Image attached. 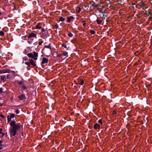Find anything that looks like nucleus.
Masks as SVG:
<instances>
[{"label":"nucleus","instance_id":"nucleus-15","mask_svg":"<svg viewBox=\"0 0 152 152\" xmlns=\"http://www.w3.org/2000/svg\"><path fill=\"white\" fill-rule=\"evenodd\" d=\"M74 18L72 16H71L69 17H68L67 18V22L68 23H69L70 22V21H71V20L72 19H74Z\"/></svg>","mask_w":152,"mask_h":152},{"label":"nucleus","instance_id":"nucleus-42","mask_svg":"<svg viewBox=\"0 0 152 152\" xmlns=\"http://www.w3.org/2000/svg\"><path fill=\"white\" fill-rule=\"evenodd\" d=\"M152 17H149L148 19V20H152Z\"/></svg>","mask_w":152,"mask_h":152},{"label":"nucleus","instance_id":"nucleus-64","mask_svg":"<svg viewBox=\"0 0 152 152\" xmlns=\"http://www.w3.org/2000/svg\"><path fill=\"white\" fill-rule=\"evenodd\" d=\"M47 29H48V28H46V29L45 30L46 31Z\"/></svg>","mask_w":152,"mask_h":152},{"label":"nucleus","instance_id":"nucleus-32","mask_svg":"<svg viewBox=\"0 0 152 152\" xmlns=\"http://www.w3.org/2000/svg\"><path fill=\"white\" fill-rule=\"evenodd\" d=\"M95 4H96L94 3V4H92L91 5L92 7V9H94L95 8Z\"/></svg>","mask_w":152,"mask_h":152},{"label":"nucleus","instance_id":"nucleus-62","mask_svg":"<svg viewBox=\"0 0 152 152\" xmlns=\"http://www.w3.org/2000/svg\"><path fill=\"white\" fill-rule=\"evenodd\" d=\"M76 84L77 85H78V83H76Z\"/></svg>","mask_w":152,"mask_h":152},{"label":"nucleus","instance_id":"nucleus-2","mask_svg":"<svg viewBox=\"0 0 152 152\" xmlns=\"http://www.w3.org/2000/svg\"><path fill=\"white\" fill-rule=\"evenodd\" d=\"M27 56L29 57L34 59V60H37L38 56V53L35 52H33V54L31 53H28L27 54Z\"/></svg>","mask_w":152,"mask_h":152},{"label":"nucleus","instance_id":"nucleus-48","mask_svg":"<svg viewBox=\"0 0 152 152\" xmlns=\"http://www.w3.org/2000/svg\"><path fill=\"white\" fill-rule=\"evenodd\" d=\"M99 12H100V13L101 12L103 13V12H105V11L104 10L103 11V10H101L99 11Z\"/></svg>","mask_w":152,"mask_h":152},{"label":"nucleus","instance_id":"nucleus-35","mask_svg":"<svg viewBox=\"0 0 152 152\" xmlns=\"http://www.w3.org/2000/svg\"><path fill=\"white\" fill-rule=\"evenodd\" d=\"M117 112L115 110H113V115H115L117 114Z\"/></svg>","mask_w":152,"mask_h":152},{"label":"nucleus","instance_id":"nucleus-29","mask_svg":"<svg viewBox=\"0 0 152 152\" xmlns=\"http://www.w3.org/2000/svg\"><path fill=\"white\" fill-rule=\"evenodd\" d=\"M7 121L8 122H10V121H11V119L9 117V115H8L7 116Z\"/></svg>","mask_w":152,"mask_h":152},{"label":"nucleus","instance_id":"nucleus-22","mask_svg":"<svg viewBox=\"0 0 152 152\" xmlns=\"http://www.w3.org/2000/svg\"><path fill=\"white\" fill-rule=\"evenodd\" d=\"M90 32L92 34H94L96 33V32L94 30H91L90 31Z\"/></svg>","mask_w":152,"mask_h":152},{"label":"nucleus","instance_id":"nucleus-61","mask_svg":"<svg viewBox=\"0 0 152 152\" xmlns=\"http://www.w3.org/2000/svg\"><path fill=\"white\" fill-rule=\"evenodd\" d=\"M2 145V144H0V146Z\"/></svg>","mask_w":152,"mask_h":152},{"label":"nucleus","instance_id":"nucleus-11","mask_svg":"<svg viewBox=\"0 0 152 152\" xmlns=\"http://www.w3.org/2000/svg\"><path fill=\"white\" fill-rule=\"evenodd\" d=\"M42 23H39L36 26V28L37 29H40L41 28V26H42Z\"/></svg>","mask_w":152,"mask_h":152},{"label":"nucleus","instance_id":"nucleus-38","mask_svg":"<svg viewBox=\"0 0 152 152\" xmlns=\"http://www.w3.org/2000/svg\"><path fill=\"white\" fill-rule=\"evenodd\" d=\"M15 112L16 114H19L20 113V110H18L17 109L15 110Z\"/></svg>","mask_w":152,"mask_h":152},{"label":"nucleus","instance_id":"nucleus-55","mask_svg":"<svg viewBox=\"0 0 152 152\" xmlns=\"http://www.w3.org/2000/svg\"><path fill=\"white\" fill-rule=\"evenodd\" d=\"M3 147H0V150H1V149H3Z\"/></svg>","mask_w":152,"mask_h":152},{"label":"nucleus","instance_id":"nucleus-7","mask_svg":"<svg viewBox=\"0 0 152 152\" xmlns=\"http://www.w3.org/2000/svg\"><path fill=\"white\" fill-rule=\"evenodd\" d=\"M18 98L20 100H23L26 99V96L24 94H22L18 96Z\"/></svg>","mask_w":152,"mask_h":152},{"label":"nucleus","instance_id":"nucleus-44","mask_svg":"<svg viewBox=\"0 0 152 152\" xmlns=\"http://www.w3.org/2000/svg\"><path fill=\"white\" fill-rule=\"evenodd\" d=\"M61 54H58L57 55V56L58 57H60L61 56Z\"/></svg>","mask_w":152,"mask_h":152},{"label":"nucleus","instance_id":"nucleus-46","mask_svg":"<svg viewBox=\"0 0 152 152\" xmlns=\"http://www.w3.org/2000/svg\"><path fill=\"white\" fill-rule=\"evenodd\" d=\"M43 43V42H39L38 44L39 45H42V44Z\"/></svg>","mask_w":152,"mask_h":152},{"label":"nucleus","instance_id":"nucleus-53","mask_svg":"<svg viewBox=\"0 0 152 152\" xmlns=\"http://www.w3.org/2000/svg\"><path fill=\"white\" fill-rule=\"evenodd\" d=\"M2 130V128H0V132H1Z\"/></svg>","mask_w":152,"mask_h":152},{"label":"nucleus","instance_id":"nucleus-54","mask_svg":"<svg viewBox=\"0 0 152 152\" xmlns=\"http://www.w3.org/2000/svg\"><path fill=\"white\" fill-rule=\"evenodd\" d=\"M144 15H145V14H148V12H145L144 13Z\"/></svg>","mask_w":152,"mask_h":152},{"label":"nucleus","instance_id":"nucleus-52","mask_svg":"<svg viewBox=\"0 0 152 152\" xmlns=\"http://www.w3.org/2000/svg\"><path fill=\"white\" fill-rule=\"evenodd\" d=\"M132 5H136V4L135 3H132Z\"/></svg>","mask_w":152,"mask_h":152},{"label":"nucleus","instance_id":"nucleus-36","mask_svg":"<svg viewBox=\"0 0 152 152\" xmlns=\"http://www.w3.org/2000/svg\"><path fill=\"white\" fill-rule=\"evenodd\" d=\"M78 10L77 11V12H80L81 11V9L80 7H78Z\"/></svg>","mask_w":152,"mask_h":152},{"label":"nucleus","instance_id":"nucleus-19","mask_svg":"<svg viewBox=\"0 0 152 152\" xmlns=\"http://www.w3.org/2000/svg\"><path fill=\"white\" fill-rule=\"evenodd\" d=\"M45 47H46L47 48H49V49L51 48V46H50V44H49L48 45H45Z\"/></svg>","mask_w":152,"mask_h":152},{"label":"nucleus","instance_id":"nucleus-33","mask_svg":"<svg viewBox=\"0 0 152 152\" xmlns=\"http://www.w3.org/2000/svg\"><path fill=\"white\" fill-rule=\"evenodd\" d=\"M98 122L101 124H102V119L99 120L98 121Z\"/></svg>","mask_w":152,"mask_h":152},{"label":"nucleus","instance_id":"nucleus-8","mask_svg":"<svg viewBox=\"0 0 152 152\" xmlns=\"http://www.w3.org/2000/svg\"><path fill=\"white\" fill-rule=\"evenodd\" d=\"M48 58L43 57L42 59V60L41 63V65H42V64L47 63L48 62Z\"/></svg>","mask_w":152,"mask_h":152},{"label":"nucleus","instance_id":"nucleus-28","mask_svg":"<svg viewBox=\"0 0 152 152\" xmlns=\"http://www.w3.org/2000/svg\"><path fill=\"white\" fill-rule=\"evenodd\" d=\"M4 35V32L2 31H0V35L1 36H3Z\"/></svg>","mask_w":152,"mask_h":152},{"label":"nucleus","instance_id":"nucleus-25","mask_svg":"<svg viewBox=\"0 0 152 152\" xmlns=\"http://www.w3.org/2000/svg\"><path fill=\"white\" fill-rule=\"evenodd\" d=\"M25 64H26V65H28V67H30L31 66V65L30 64V62H25Z\"/></svg>","mask_w":152,"mask_h":152},{"label":"nucleus","instance_id":"nucleus-51","mask_svg":"<svg viewBox=\"0 0 152 152\" xmlns=\"http://www.w3.org/2000/svg\"><path fill=\"white\" fill-rule=\"evenodd\" d=\"M3 142V141L2 140H0V144H1V143H2Z\"/></svg>","mask_w":152,"mask_h":152},{"label":"nucleus","instance_id":"nucleus-49","mask_svg":"<svg viewBox=\"0 0 152 152\" xmlns=\"http://www.w3.org/2000/svg\"><path fill=\"white\" fill-rule=\"evenodd\" d=\"M148 14L150 15H152V14L150 12H148Z\"/></svg>","mask_w":152,"mask_h":152},{"label":"nucleus","instance_id":"nucleus-47","mask_svg":"<svg viewBox=\"0 0 152 152\" xmlns=\"http://www.w3.org/2000/svg\"><path fill=\"white\" fill-rule=\"evenodd\" d=\"M102 16H103V17H104V18H105V17H107V16L104 14H102Z\"/></svg>","mask_w":152,"mask_h":152},{"label":"nucleus","instance_id":"nucleus-1","mask_svg":"<svg viewBox=\"0 0 152 152\" xmlns=\"http://www.w3.org/2000/svg\"><path fill=\"white\" fill-rule=\"evenodd\" d=\"M22 126V125L19 123L18 125L11 127L10 129L11 136H15L16 134L17 131H19Z\"/></svg>","mask_w":152,"mask_h":152},{"label":"nucleus","instance_id":"nucleus-18","mask_svg":"<svg viewBox=\"0 0 152 152\" xmlns=\"http://www.w3.org/2000/svg\"><path fill=\"white\" fill-rule=\"evenodd\" d=\"M65 20V18H63L62 16L60 17L59 19V21H64Z\"/></svg>","mask_w":152,"mask_h":152},{"label":"nucleus","instance_id":"nucleus-56","mask_svg":"<svg viewBox=\"0 0 152 152\" xmlns=\"http://www.w3.org/2000/svg\"><path fill=\"white\" fill-rule=\"evenodd\" d=\"M69 47H68V48H67V49H66V50H68L69 49Z\"/></svg>","mask_w":152,"mask_h":152},{"label":"nucleus","instance_id":"nucleus-30","mask_svg":"<svg viewBox=\"0 0 152 152\" xmlns=\"http://www.w3.org/2000/svg\"><path fill=\"white\" fill-rule=\"evenodd\" d=\"M4 92L3 91V88H0V94H2L4 93Z\"/></svg>","mask_w":152,"mask_h":152},{"label":"nucleus","instance_id":"nucleus-50","mask_svg":"<svg viewBox=\"0 0 152 152\" xmlns=\"http://www.w3.org/2000/svg\"><path fill=\"white\" fill-rule=\"evenodd\" d=\"M99 4H95V8H97Z\"/></svg>","mask_w":152,"mask_h":152},{"label":"nucleus","instance_id":"nucleus-14","mask_svg":"<svg viewBox=\"0 0 152 152\" xmlns=\"http://www.w3.org/2000/svg\"><path fill=\"white\" fill-rule=\"evenodd\" d=\"M96 21L98 24L100 25L101 24L102 21V20H100L99 19H98L97 18Z\"/></svg>","mask_w":152,"mask_h":152},{"label":"nucleus","instance_id":"nucleus-58","mask_svg":"<svg viewBox=\"0 0 152 152\" xmlns=\"http://www.w3.org/2000/svg\"><path fill=\"white\" fill-rule=\"evenodd\" d=\"M74 87H75V88H76L77 87L76 86H74Z\"/></svg>","mask_w":152,"mask_h":152},{"label":"nucleus","instance_id":"nucleus-12","mask_svg":"<svg viewBox=\"0 0 152 152\" xmlns=\"http://www.w3.org/2000/svg\"><path fill=\"white\" fill-rule=\"evenodd\" d=\"M84 83V81L83 80L81 79L79 80L78 82V84L79 85H82Z\"/></svg>","mask_w":152,"mask_h":152},{"label":"nucleus","instance_id":"nucleus-4","mask_svg":"<svg viewBox=\"0 0 152 152\" xmlns=\"http://www.w3.org/2000/svg\"><path fill=\"white\" fill-rule=\"evenodd\" d=\"M29 62H30V65H31L33 66H37V64H36V61H34L32 59H29Z\"/></svg>","mask_w":152,"mask_h":152},{"label":"nucleus","instance_id":"nucleus-9","mask_svg":"<svg viewBox=\"0 0 152 152\" xmlns=\"http://www.w3.org/2000/svg\"><path fill=\"white\" fill-rule=\"evenodd\" d=\"M16 122L15 121H12L10 123V124L11 127L13 126H16L18 125V123L16 124Z\"/></svg>","mask_w":152,"mask_h":152},{"label":"nucleus","instance_id":"nucleus-63","mask_svg":"<svg viewBox=\"0 0 152 152\" xmlns=\"http://www.w3.org/2000/svg\"><path fill=\"white\" fill-rule=\"evenodd\" d=\"M136 5V6H135L136 7V8H137V6L136 5Z\"/></svg>","mask_w":152,"mask_h":152},{"label":"nucleus","instance_id":"nucleus-57","mask_svg":"<svg viewBox=\"0 0 152 152\" xmlns=\"http://www.w3.org/2000/svg\"><path fill=\"white\" fill-rule=\"evenodd\" d=\"M28 43L29 44H30V41H28Z\"/></svg>","mask_w":152,"mask_h":152},{"label":"nucleus","instance_id":"nucleus-26","mask_svg":"<svg viewBox=\"0 0 152 152\" xmlns=\"http://www.w3.org/2000/svg\"><path fill=\"white\" fill-rule=\"evenodd\" d=\"M23 60L24 61H26L28 59V58L27 56H25L23 57L22 58Z\"/></svg>","mask_w":152,"mask_h":152},{"label":"nucleus","instance_id":"nucleus-10","mask_svg":"<svg viewBox=\"0 0 152 152\" xmlns=\"http://www.w3.org/2000/svg\"><path fill=\"white\" fill-rule=\"evenodd\" d=\"M9 72L10 71L8 69L2 70L0 71V73H4L6 72L9 73Z\"/></svg>","mask_w":152,"mask_h":152},{"label":"nucleus","instance_id":"nucleus-31","mask_svg":"<svg viewBox=\"0 0 152 152\" xmlns=\"http://www.w3.org/2000/svg\"><path fill=\"white\" fill-rule=\"evenodd\" d=\"M145 4V2H143L142 3V4L140 5V7H144Z\"/></svg>","mask_w":152,"mask_h":152},{"label":"nucleus","instance_id":"nucleus-24","mask_svg":"<svg viewBox=\"0 0 152 152\" xmlns=\"http://www.w3.org/2000/svg\"><path fill=\"white\" fill-rule=\"evenodd\" d=\"M91 4H87V5H84V6L86 7V8H87V7H88V8H87V10H88V8L89 7V6H90V5Z\"/></svg>","mask_w":152,"mask_h":152},{"label":"nucleus","instance_id":"nucleus-37","mask_svg":"<svg viewBox=\"0 0 152 152\" xmlns=\"http://www.w3.org/2000/svg\"><path fill=\"white\" fill-rule=\"evenodd\" d=\"M55 26L56 29H57L58 28V25L57 23H56Z\"/></svg>","mask_w":152,"mask_h":152},{"label":"nucleus","instance_id":"nucleus-60","mask_svg":"<svg viewBox=\"0 0 152 152\" xmlns=\"http://www.w3.org/2000/svg\"><path fill=\"white\" fill-rule=\"evenodd\" d=\"M7 132H6L5 133V134H6V135H7Z\"/></svg>","mask_w":152,"mask_h":152},{"label":"nucleus","instance_id":"nucleus-13","mask_svg":"<svg viewBox=\"0 0 152 152\" xmlns=\"http://www.w3.org/2000/svg\"><path fill=\"white\" fill-rule=\"evenodd\" d=\"M10 118L11 119L12 118H14L15 116V114L14 113H11L10 115H9Z\"/></svg>","mask_w":152,"mask_h":152},{"label":"nucleus","instance_id":"nucleus-59","mask_svg":"<svg viewBox=\"0 0 152 152\" xmlns=\"http://www.w3.org/2000/svg\"><path fill=\"white\" fill-rule=\"evenodd\" d=\"M1 12H0V15H1Z\"/></svg>","mask_w":152,"mask_h":152},{"label":"nucleus","instance_id":"nucleus-17","mask_svg":"<svg viewBox=\"0 0 152 152\" xmlns=\"http://www.w3.org/2000/svg\"><path fill=\"white\" fill-rule=\"evenodd\" d=\"M1 79L2 80L5 81L6 80V76L4 75H3L1 76Z\"/></svg>","mask_w":152,"mask_h":152},{"label":"nucleus","instance_id":"nucleus-39","mask_svg":"<svg viewBox=\"0 0 152 152\" xmlns=\"http://www.w3.org/2000/svg\"><path fill=\"white\" fill-rule=\"evenodd\" d=\"M0 117H2V118H6V117L4 116L3 115L1 114H0Z\"/></svg>","mask_w":152,"mask_h":152},{"label":"nucleus","instance_id":"nucleus-45","mask_svg":"<svg viewBox=\"0 0 152 152\" xmlns=\"http://www.w3.org/2000/svg\"><path fill=\"white\" fill-rule=\"evenodd\" d=\"M0 134H2V137H3V136L4 134V133H3V132H0Z\"/></svg>","mask_w":152,"mask_h":152},{"label":"nucleus","instance_id":"nucleus-41","mask_svg":"<svg viewBox=\"0 0 152 152\" xmlns=\"http://www.w3.org/2000/svg\"><path fill=\"white\" fill-rule=\"evenodd\" d=\"M89 10H93L92 9V5H90V6H89Z\"/></svg>","mask_w":152,"mask_h":152},{"label":"nucleus","instance_id":"nucleus-23","mask_svg":"<svg viewBox=\"0 0 152 152\" xmlns=\"http://www.w3.org/2000/svg\"><path fill=\"white\" fill-rule=\"evenodd\" d=\"M67 35L70 37H72L73 36V34L71 32H70L69 34H67Z\"/></svg>","mask_w":152,"mask_h":152},{"label":"nucleus","instance_id":"nucleus-3","mask_svg":"<svg viewBox=\"0 0 152 152\" xmlns=\"http://www.w3.org/2000/svg\"><path fill=\"white\" fill-rule=\"evenodd\" d=\"M48 34L49 33L48 31L45 32L43 33L41 37L44 39H45L49 36Z\"/></svg>","mask_w":152,"mask_h":152},{"label":"nucleus","instance_id":"nucleus-6","mask_svg":"<svg viewBox=\"0 0 152 152\" xmlns=\"http://www.w3.org/2000/svg\"><path fill=\"white\" fill-rule=\"evenodd\" d=\"M100 125L97 123L95 124L94 125V129L96 130V129H100Z\"/></svg>","mask_w":152,"mask_h":152},{"label":"nucleus","instance_id":"nucleus-21","mask_svg":"<svg viewBox=\"0 0 152 152\" xmlns=\"http://www.w3.org/2000/svg\"><path fill=\"white\" fill-rule=\"evenodd\" d=\"M68 53L67 52L65 51H64L63 52V55L65 56H68Z\"/></svg>","mask_w":152,"mask_h":152},{"label":"nucleus","instance_id":"nucleus-20","mask_svg":"<svg viewBox=\"0 0 152 152\" xmlns=\"http://www.w3.org/2000/svg\"><path fill=\"white\" fill-rule=\"evenodd\" d=\"M61 45L63 47H64L65 48H67L66 44L65 43H63Z\"/></svg>","mask_w":152,"mask_h":152},{"label":"nucleus","instance_id":"nucleus-5","mask_svg":"<svg viewBox=\"0 0 152 152\" xmlns=\"http://www.w3.org/2000/svg\"><path fill=\"white\" fill-rule=\"evenodd\" d=\"M35 37L36 38H37L36 34L32 32L30 33L27 37L28 39H30L32 37Z\"/></svg>","mask_w":152,"mask_h":152},{"label":"nucleus","instance_id":"nucleus-16","mask_svg":"<svg viewBox=\"0 0 152 152\" xmlns=\"http://www.w3.org/2000/svg\"><path fill=\"white\" fill-rule=\"evenodd\" d=\"M17 83H18V84L20 85H23L24 84V81H18V80H17Z\"/></svg>","mask_w":152,"mask_h":152},{"label":"nucleus","instance_id":"nucleus-40","mask_svg":"<svg viewBox=\"0 0 152 152\" xmlns=\"http://www.w3.org/2000/svg\"><path fill=\"white\" fill-rule=\"evenodd\" d=\"M10 74H9L7 75V79H9L10 77Z\"/></svg>","mask_w":152,"mask_h":152},{"label":"nucleus","instance_id":"nucleus-43","mask_svg":"<svg viewBox=\"0 0 152 152\" xmlns=\"http://www.w3.org/2000/svg\"><path fill=\"white\" fill-rule=\"evenodd\" d=\"M41 31H42V32H45V30L44 28H42V29Z\"/></svg>","mask_w":152,"mask_h":152},{"label":"nucleus","instance_id":"nucleus-34","mask_svg":"<svg viewBox=\"0 0 152 152\" xmlns=\"http://www.w3.org/2000/svg\"><path fill=\"white\" fill-rule=\"evenodd\" d=\"M82 23H83V26H85L86 25V23L85 20H83L82 21Z\"/></svg>","mask_w":152,"mask_h":152},{"label":"nucleus","instance_id":"nucleus-27","mask_svg":"<svg viewBox=\"0 0 152 152\" xmlns=\"http://www.w3.org/2000/svg\"><path fill=\"white\" fill-rule=\"evenodd\" d=\"M22 87L24 90L27 89L26 86L24 84L22 85Z\"/></svg>","mask_w":152,"mask_h":152}]
</instances>
